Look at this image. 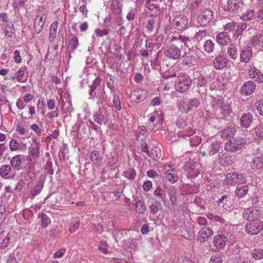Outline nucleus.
Segmentation results:
<instances>
[{
  "mask_svg": "<svg viewBox=\"0 0 263 263\" xmlns=\"http://www.w3.org/2000/svg\"><path fill=\"white\" fill-rule=\"evenodd\" d=\"M0 18L2 19V21L4 23H5V26H8L12 25L11 23L8 19V15L6 13H0Z\"/></svg>",
  "mask_w": 263,
  "mask_h": 263,
  "instance_id": "61",
  "label": "nucleus"
},
{
  "mask_svg": "<svg viewBox=\"0 0 263 263\" xmlns=\"http://www.w3.org/2000/svg\"><path fill=\"white\" fill-rule=\"evenodd\" d=\"M251 47L259 50L263 48V34H260L251 37L249 43Z\"/></svg>",
  "mask_w": 263,
  "mask_h": 263,
  "instance_id": "18",
  "label": "nucleus"
},
{
  "mask_svg": "<svg viewBox=\"0 0 263 263\" xmlns=\"http://www.w3.org/2000/svg\"><path fill=\"white\" fill-rule=\"evenodd\" d=\"M223 28L224 30V32L229 34V32L234 31L236 29V24L233 21H231L223 25Z\"/></svg>",
  "mask_w": 263,
  "mask_h": 263,
  "instance_id": "43",
  "label": "nucleus"
},
{
  "mask_svg": "<svg viewBox=\"0 0 263 263\" xmlns=\"http://www.w3.org/2000/svg\"><path fill=\"white\" fill-rule=\"evenodd\" d=\"M68 152V149L66 148V145H64L61 148L59 155L60 159L65 161L66 159V154Z\"/></svg>",
  "mask_w": 263,
  "mask_h": 263,
  "instance_id": "59",
  "label": "nucleus"
},
{
  "mask_svg": "<svg viewBox=\"0 0 263 263\" xmlns=\"http://www.w3.org/2000/svg\"><path fill=\"white\" fill-rule=\"evenodd\" d=\"M216 39L217 42L221 45H227L231 41L230 35L224 32L219 33L216 35Z\"/></svg>",
  "mask_w": 263,
  "mask_h": 263,
  "instance_id": "27",
  "label": "nucleus"
},
{
  "mask_svg": "<svg viewBox=\"0 0 263 263\" xmlns=\"http://www.w3.org/2000/svg\"><path fill=\"white\" fill-rule=\"evenodd\" d=\"M44 186V182L42 180L37 181L35 182L34 186L30 189L28 195L31 199L40 194Z\"/></svg>",
  "mask_w": 263,
  "mask_h": 263,
  "instance_id": "23",
  "label": "nucleus"
},
{
  "mask_svg": "<svg viewBox=\"0 0 263 263\" xmlns=\"http://www.w3.org/2000/svg\"><path fill=\"white\" fill-rule=\"evenodd\" d=\"M23 158V155H16L13 156L10 162L11 166L16 168L17 170H20Z\"/></svg>",
  "mask_w": 263,
  "mask_h": 263,
  "instance_id": "32",
  "label": "nucleus"
},
{
  "mask_svg": "<svg viewBox=\"0 0 263 263\" xmlns=\"http://www.w3.org/2000/svg\"><path fill=\"white\" fill-rule=\"evenodd\" d=\"M162 208L160 202L159 201H155L152 205H150V209L153 213H156L159 210H161Z\"/></svg>",
  "mask_w": 263,
  "mask_h": 263,
  "instance_id": "51",
  "label": "nucleus"
},
{
  "mask_svg": "<svg viewBox=\"0 0 263 263\" xmlns=\"http://www.w3.org/2000/svg\"><path fill=\"white\" fill-rule=\"evenodd\" d=\"M248 74L249 78L253 79L256 82L259 83L263 82V73L253 65L250 66Z\"/></svg>",
  "mask_w": 263,
  "mask_h": 263,
  "instance_id": "19",
  "label": "nucleus"
},
{
  "mask_svg": "<svg viewBox=\"0 0 263 263\" xmlns=\"http://www.w3.org/2000/svg\"><path fill=\"white\" fill-rule=\"evenodd\" d=\"M159 149L157 148H154L151 152H149L147 156L152 158L154 160H156L160 157V153Z\"/></svg>",
  "mask_w": 263,
  "mask_h": 263,
  "instance_id": "52",
  "label": "nucleus"
},
{
  "mask_svg": "<svg viewBox=\"0 0 263 263\" xmlns=\"http://www.w3.org/2000/svg\"><path fill=\"white\" fill-rule=\"evenodd\" d=\"M170 170L171 166L165 164V180H166L170 183H174L178 180V177L173 169L171 171L172 173L170 172Z\"/></svg>",
  "mask_w": 263,
  "mask_h": 263,
  "instance_id": "24",
  "label": "nucleus"
},
{
  "mask_svg": "<svg viewBox=\"0 0 263 263\" xmlns=\"http://www.w3.org/2000/svg\"><path fill=\"white\" fill-rule=\"evenodd\" d=\"M253 134L255 135L256 138H262L263 125L259 124L256 126L253 129Z\"/></svg>",
  "mask_w": 263,
  "mask_h": 263,
  "instance_id": "49",
  "label": "nucleus"
},
{
  "mask_svg": "<svg viewBox=\"0 0 263 263\" xmlns=\"http://www.w3.org/2000/svg\"><path fill=\"white\" fill-rule=\"evenodd\" d=\"M123 175L127 179L133 180L135 178L136 176V173L134 168H130L127 171H124Z\"/></svg>",
  "mask_w": 263,
  "mask_h": 263,
  "instance_id": "48",
  "label": "nucleus"
},
{
  "mask_svg": "<svg viewBox=\"0 0 263 263\" xmlns=\"http://www.w3.org/2000/svg\"><path fill=\"white\" fill-rule=\"evenodd\" d=\"M5 35L7 38L11 40H14L16 37L15 35V29L13 26V25H11L8 26H6L4 29Z\"/></svg>",
  "mask_w": 263,
  "mask_h": 263,
  "instance_id": "34",
  "label": "nucleus"
},
{
  "mask_svg": "<svg viewBox=\"0 0 263 263\" xmlns=\"http://www.w3.org/2000/svg\"><path fill=\"white\" fill-rule=\"evenodd\" d=\"M237 119L241 127L247 128L250 127L253 122V116L250 112H243L238 115Z\"/></svg>",
  "mask_w": 263,
  "mask_h": 263,
  "instance_id": "9",
  "label": "nucleus"
},
{
  "mask_svg": "<svg viewBox=\"0 0 263 263\" xmlns=\"http://www.w3.org/2000/svg\"><path fill=\"white\" fill-rule=\"evenodd\" d=\"M80 222L79 220L76 218L74 221L70 224L69 230L70 233H72L74 232L79 227Z\"/></svg>",
  "mask_w": 263,
  "mask_h": 263,
  "instance_id": "57",
  "label": "nucleus"
},
{
  "mask_svg": "<svg viewBox=\"0 0 263 263\" xmlns=\"http://www.w3.org/2000/svg\"><path fill=\"white\" fill-rule=\"evenodd\" d=\"M191 83L192 80L188 75L181 74L175 81V89L178 92H184L190 87Z\"/></svg>",
  "mask_w": 263,
  "mask_h": 263,
  "instance_id": "3",
  "label": "nucleus"
},
{
  "mask_svg": "<svg viewBox=\"0 0 263 263\" xmlns=\"http://www.w3.org/2000/svg\"><path fill=\"white\" fill-rule=\"evenodd\" d=\"M123 0H112L111 10L112 13L116 15H120L122 13Z\"/></svg>",
  "mask_w": 263,
  "mask_h": 263,
  "instance_id": "22",
  "label": "nucleus"
},
{
  "mask_svg": "<svg viewBox=\"0 0 263 263\" xmlns=\"http://www.w3.org/2000/svg\"><path fill=\"white\" fill-rule=\"evenodd\" d=\"M113 103L115 107L120 110L121 109V103L119 99V97L116 94H114L113 96Z\"/></svg>",
  "mask_w": 263,
  "mask_h": 263,
  "instance_id": "58",
  "label": "nucleus"
},
{
  "mask_svg": "<svg viewBox=\"0 0 263 263\" xmlns=\"http://www.w3.org/2000/svg\"><path fill=\"white\" fill-rule=\"evenodd\" d=\"M38 217L41 219V225L43 228H46L51 223L49 217L44 213H40Z\"/></svg>",
  "mask_w": 263,
  "mask_h": 263,
  "instance_id": "42",
  "label": "nucleus"
},
{
  "mask_svg": "<svg viewBox=\"0 0 263 263\" xmlns=\"http://www.w3.org/2000/svg\"><path fill=\"white\" fill-rule=\"evenodd\" d=\"M213 14L210 9H206L202 12L201 15L197 17V21L201 26H206L212 20Z\"/></svg>",
  "mask_w": 263,
  "mask_h": 263,
  "instance_id": "12",
  "label": "nucleus"
},
{
  "mask_svg": "<svg viewBox=\"0 0 263 263\" xmlns=\"http://www.w3.org/2000/svg\"><path fill=\"white\" fill-rule=\"evenodd\" d=\"M221 143L218 141H208L203 144L204 151L202 152V156H211L219 150Z\"/></svg>",
  "mask_w": 263,
  "mask_h": 263,
  "instance_id": "5",
  "label": "nucleus"
},
{
  "mask_svg": "<svg viewBox=\"0 0 263 263\" xmlns=\"http://www.w3.org/2000/svg\"><path fill=\"white\" fill-rule=\"evenodd\" d=\"M227 58L221 55L216 57L213 62V67L217 70L223 69L228 63Z\"/></svg>",
  "mask_w": 263,
  "mask_h": 263,
  "instance_id": "20",
  "label": "nucleus"
},
{
  "mask_svg": "<svg viewBox=\"0 0 263 263\" xmlns=\"http://www.w3.org/2000/svg\"><path fill=\"white\" fill-rule=\"evenodd\" d=\"M93 120L100 125L105 124L107 121V115L104 109H99L93 114Z\"/></svg>",
  "mask_w": 263,
  "mask_h": 263,
  "instance_id": "17",
  "label": "nucleus"
},
{
  "mask_svg": "<svg viewBox=\"0 0 263 263\" xmlns=\"http://www.w3.org/2000/svg\"><path fill=\"white\" fill-rule=\"evenodd\" d=\"M145 7L149 11L148 13H151L152 15H158L160 13V9L157 4H151Z\"/></svg>",
  "mask_w": 263,
  "mask_h": 263,
  "instance_id": "41",
  "label": "nucleus"
},
{
  "mask_svg": "<svg viewBox=\"0 0 263 263\" xmlns=\"http://www.w3.org/2000/svg\"><path fill=\"white\" fill-rule=\"evenodd\" d=\"M208 31L205 29L200 30L195 34L194 39L197 41H200L205 37L208 35Z\"/></svg>",
  "mask_w": 263,
  "mask_h": 263,
  "instance_id": "50",
  "label": "nucleus"
},
{
  "mask_svg": "<svg viewBox=\"0 0 263 263\" xmlns=\"http://www.w3.org/2000/svg\"><path fill=\"white\" fill-rule=\"evenodd\" d=\"M99 249L104 254L107 253V244L105 241H101L99 244Z\"/></svg>",
  "mask_w": 263,
  "mask_h": 263,
  "instance_id": "64",
  "label": "nucleus"
},
{
  "mask_svg": "<svg viewBox=\"0 0 263 263\" xmlns=\"http://www.w3.org/2000/svg\"><path fill=\"white\" fill-rule=\"evenodd\" d=\"M200 141L201 138L196 136H193L190 140V144L193 146H197L200 143Z\"/></svg>",
  "mask_w": 263,
  "mask_h": 263,
  "instance_id": "62",
  "label": "nucleus"
},
{
  "mask_svg": "<svg viewBox=\"0 0 263 263\" xmlns=\"http://www.w3.org/2000/svg\"><path fill=\"white\" fill-rule=\"evenodd\" d=\"M134 204L136 206V212L139 214H142L146 211V206L141 200L135 201Z\"/></svg>",
  "mask_w": 263,
  "mask_h": 263,
  "instance_id": "45",
  "label": "nucleus"
},
{
  "mask_svg": "<svg viewBox=\"0 0 263 263\" xmlns=\"http://www.w3.org/2000/svg\"><path fill=\"white\" fill-rule=\"evenodd\" d=\"M188 19L182 14L176 15L173 21V25L178 30L185 29L188 25Z\"/></svg>",
  "mask_w": 263,
  "mask_h": 263,
  "instance_id": "10",
  "label": "nucleus"
},
{
  "mask_svg": "<svg viewBox=\"0 0 263 263\" xmlns=\"http://www.w3.org/2000/svg\"><path fill=\"white\" fill-rule=\"evenodd\" d=\"M214 232L210 227H204L201 229L197 235V240L200 243L208 241L213 235Z\"/></svg>",
  "mask_w": 263,
  "mask_h": 263,
  "instance_id": "11",
  "label": "nucleus"
},
{
  "mask_svg": "<svg viewBox=\"0 0 263 263\" xmlns=\"http://www.w3.org/2000/svg\"><path fill=\"white\" fill-rule=\"evenodd\" d=\"M235 130L232 126H229L221 130L220 133V136L223 139L231 138L234 136Z\"/></svg>",
  "mask_w": 263,
  "mask_h": 263,
  "instance_id": "31",
  "label": "nucleus"
},
{
  "mask_svg": "<svg viewBox=\"0 0 263 263\" xmlns=\"http://www.w3.org/2000/svg\"><path fill=\"white\" fill-rule=\"evenodd\" d=\"M45 169L50 174H53V170L52 168V163L49 160H48L46 163Z\"/></svg>",
  "mask_w": 263,
  "mask_h": 263,
  "instance_id": "63",
  "label": "nucleus"
},
{
  "mask_svg": "<svg viewBox=\"0 0 263 263\" xmlns=\"http://www.w3.org/2000/svg\"><path fill=\"white\" fill-rule=\"evenodd\" d=\"M244 3L242 0H228V11L237 13L242 10Z\"/></svg>",
  "mask_w": 263,
  "mask_h": 263,
  "instance_id": "16",
  "label": "nucleus"
},
{
  "mask_svg": "<svg viewBox=\"0 0 263 263\" xmlns=\"http://www.w3.org/2000/svg\"><path fill=\"white\" fill-rule=\"evenodd\" d=\"M22 215L24 219L28 220L31 219L33 217V212H32V211L26 209L23 211Z\"/></svg>",
  "mask_w": 263,
  "mask_h": 263,
  "instance_id": "56",
  "label": "nucleus"
},
{
  "mask_svg": "<svg viewBox=\"0 0 263 263\" xmlns=\"http://www.w3.org/2000/svg\"><path fill=\"white\" fill-rule=\"evenodd\" d=\"M11 235L4 231L0 233V249H6L10 243Z\"/></svg>",
  "mask_w": 263,
  "mask_h": 263,
  "instance_id": "26",
  "label": "nucleus"
},
{
  "mask_svg": "<svg viewBox=\"0 0 263 263\" xmlns=\"http://www.w3.org/2000/svg\"><path fill=\"white\" fill-rule=\"evenodd\" d=\"M69 42L68 46V49L70 53H72L78 47L79 41L78 38L73 34L69 37Z\"/></svg>",
  "mask_w": 263,
  "mask_h": 263,
  "instance_id": "30",
  "label": "nucleus"
},
{
  "mask_svg": "<svg viewBox=\"0 0 263 263\" xmlns=\"http://www.w3.org/2000/svg\"><path fill=\"white\" fill-rule=\"evenodd\" d=\"M255 16V10L250 9L241 15L240 18L243 21L248 22L254 19Z\"/></svg>",
  "mask_w": 263,
  "mask_h": 263,
  "instance_id": "36",
  "label": "nucleus"
},
{
  "mask_svg": "<svg viewBox=\"0 0 263 263\" xmlns=\"http://www.w3.org/2000/svg\"><path fill=\"white\" fill-rule=\"evenodd\" d=\"M260 216L259 210L256 208H250L244 210L243 217L249 221H254Z\"/></svg>",
  "mask_w": 263,
  "mask_h": 263,
  "instance_id": "13",
  "label": "nucleus"
},
{
  "mask_svg": "<svg viewBox=\"0 0 263 263\" xmlns=\"http://www.w3.org/2000/svg\"><path fill=\"white\" fill-rule=\"evenodd\" d=\"M249 191V186L247 185L237 186L235 190V194L238 196V198H241L245 196Z\"/></svg>",
  "mask_w": 263,
  "mask_h": 263,
  "instance_id": "40",
  "label": "nucleus"
},
{
  "mask_svg": "<svg viewBox=\"0 0 263 263\" xmlns=\"http://www.w3.org/2000/svg\"><path fill=\"white\" fill-rule=\"evenodd\" d=\"M26 69L25 67H21L19 69V70L17 71L16 75V79L18 82H23L22 81L23 77L24 75L25 70Z\"/></svg>",
  "mask_w": 263,
  "mask_h": 263,
  "instance_id": "54",
  "label": "nucleus"
},
{
  "mask_svg": "<svg viewBox=\"0 0 263 263\" xmlns=\"http://www.w3.org/2000/svg\"><path fill=\"white\" fill-rule=\"evenodd\" d=\"M10 149L12 152L19 151L23 149L22 143H19L16 140L12 139L9 142Z\"/></svg>",
  "mask_w": 263,
  "mask_h": 263,
  "instance_id": "37",
  "label": "nucleus"
},
{
  "mask_svg": "<svg viewBox=\"0 0 263 263\" xmlns=\"http://www.w3.org/2000/svg\"><path fill=\"white\" fill-rule=\"evenodd\" d=\"M197 79V85L199 87H202L206 85L208 82L206 77H204L202 74H199V76L196 79Z\"/></svg>",
  "mask_w": 263,
  "mask_h": 263,
  "instance_id": "53",
  "label": "nucleus"
},
{
  "mask_svg": "<svg viewBox=\"0 0 263 263\" xmlns=\"http://www.w3.org/2000/svg\"><path fill=\"white\" fill-rule=\"evenodd\" d=\"M228 237L223 234L215 235L213 238V245L218 250H222L224 248L228 242Z\"/></svg>",
  "mask_w": 263,
  "mask_h": 263,
  "instance_id": "15",
  "label": "nucleus"
},
{
  "mask_svg": "<svg viewBox=\"0 0 263 263\" xmlns=\"http://www.w3.org/2000/svg\"><path fill=\"white\" fill-rule=\"evenodd\" d=\"M200 104L199 101L198 99L194 98L191 100L184 101L182 103L184 110L186 112L192 110L194 108L197 107Z\"/></svg>",
  "mask_w": 263,
  "mask_h": 263,
  "instance_id": "25",
  "label": "nucleus"
},
{
  "mask_svg": "<svg viewBox=\"0 0 263 263\" xmlns=\"http://www.w3.org/2000/svg\"><path fill=\"white\" fill-rule=\"evenodd\" d=\"M246 139L241 137H236L229 140L224 145V149L230 153H234L240 150L246 143Z\"/></svg>",
  "mask_w": 263,
  "mask_h": 263,
  "instance_id": "2",
  "label": "nucleus"
},
{
  "mask_svg": "<svg viewBox=\"0 0 263 263\" xmlns=\"http://www.w3.org/2000/svg\"><path fill=\"white\" fill-rule=\"evenodd\" d=\"M263 229V222L259 220L251 221L245 226L246 232L250 235H256Z\"/></svg>",
  "mask_w": 263,
  "mask_h": 263,
  "instance_id": "8",
  "label": "nucleus"
},
{
  "mask_svg": "<svg viewBox=\"0 0 263 263\" xmlns=\"http://www.w3.org/2000/svg\"><path fill=\"white\" fill-rule=\"evenodd\" d=\"M214 102L216 103L217 108H219V111L222 115L223 118L230 117L233 115V111L231 105L228 103H224L223 99L219 98L218 99H214Z\"/></svg>",
  "mask_w": 263,
  "mask_h": 263,
  "instance_id": "7",
  "label": "nucleus"
},
{
  "mask_svg": "<svg viewBox=\"0 0 263 263\" xmlns=\"http://www.w3.org/2000/svg\"><path fill=\"white\" fill-rule=\"evenodd\" d=\"M256 89V84L251 81L245 82L241 88V93L242 95L249 96L253 93Z\"/></svg>",
  "mask_w": 263,
  "mask_h": 263,
  "instance_id": "21",
  "label": "nucleus"
},
{
  "mask_svg": "<svg viewBox=\"0 0 263 263\" xmlns=\"http://www.w3.org/2000/svg\"><path fill=\"white\" fill-rule=\"evenodd\" d=\"M252 55L253 52L251 46H246L240 48V60L241 62L245 63H249Z\"/></svg>",
  "mask_w": 263,
  "mask_h": 263,
  "instance_id": "14",
  "label": "nucleus"
},
{
  "mask_svg": "<svg viewBox=\"0 0 263 263\" xmlns=\"http://www.w3.org/2000/svg\"><path fill=\"white\" fill-rule=\"evenodd\" d=\"M171 41L176 43V44H172L168 45L166 50L165 55L170 58L178 59L180 57L181 50L180 48L177 47V45L182 47V44L184 43L185 44L187 42L189 41V39L186 37L177 35L172 37Z\"/></svg>",
  "mask_w": 263,
  "mask_h": 263,
  "instance_id": "1",
  "label": "nucleus"
},
{
  "mask_svg": "<svg viewBox=\"0 0 263 263\" xmlns=\"http://www.w3.org/2000/svg\"><path fill=\"white\" fill-rule=\"evenodd\" d=\"M247 182L246 177L241 173L232 172L227 174L224 183L227 185L243 184Z\"/></svg>",
  "mask_w": 263,
  "mask_h": 263,
  "instance_id": "4",
  "label": "nucleus"
},
{
  "mask_svg": "<svg viewBox=\"0 0 263 263\" xmlns=\"http://www.w3.org/2000/svg\"><path fill=\"white\" fill-rule=\"evenodd\" d=\"M155 116H158V118L161 120V122L163 121V114L161 111H156L154 112V115H152L150 118L149 121L151 122H154L155 121L156 117Z\"/></svg>",
  "mask_w": 263,
  "mask_h": 263,
  "instance_id": "60",
  "label": "nucleus"
},
{
  "mask_svg": "<svg viewBox=\"0 0 263 263\" xmlns=\"http://www.w3.org/2000/svg\"><path fill=\"white\" fill-rule=\"evenodd\" d=\"M227 53L230 57L233 60H236L238 58L237 48L234 44L229 45Z\"/></svg>",
  "mask_w": 263,
  "mask_h": 263,
  "instance_id": "39",
  "label": "nucleus"
},
{
  "mask_svg": "<svg viewBox=\"0 0 263 263\" xmlns=\"http://www.w3.org/2000/svg\"><path fill=\"white\" fill-rule=\"evenodd\" d=\"M198 164L193 160H190L186 162L183 168L186 171L190 173L192 171H194L195 174H199V171L196 168L198 166Z\"/></svg>",
  "mask_w": 263,
  "mask_h": 263,
  "instance_id": "29",
  "label": "nucleus"
},
{
  "mask_svg": "<svg viewBox=\"0 0 263 263\" xmlns=\"http://www.w3.org/2000/svg\"><path fill=\"white\" fill-rule=\"evenodd\" d=\"M90 158L91 162L97 166H99L102 165V158L100 154L98 151H93L91 152Z\"/></svg>",
  "mask_w": 263,
  "mask_h": 263,
  "instance_id": "33",
  "label": "nucleus"
},
{
  "mask_svg": "<svg viewBox=\"0 0 263 263\" xmlns=\"http://www.w3.org/2000/svg\"><path fill=\"white\" fill-rule=\"evenodd\" d=\"M29 153L33 159H36L40 157V147L37 144H31L29 147Z\"/></svg>",
  "mask_w": 263,
  "mask_h": 263,
  "instance_id": "38",
  "label": "nucleus"
},
{
  "mask_svg": "<svg viewBox=\"0 0 263 263\" xmlns=\"http://www.w3.org/2000/svg\"><path fill=\"white\" fill-rule=\"evenodd\" d=\"M44 23L43 15H37L34 22V29L37 34H39L42 31Z\"/></svg>",
  "mask_w": 263,
  "mask_h": 263,
  "instance_id": "28",
  "label": "nucleus"
},
{
  "mask_svg": "<svg viewBox=\"0 0 263 263\" xmlns=\"http://www.w3.org/2000/svg\"><path fill=\"white\" fill-rule=\"evenodd\" d=\"M214 46L215 44L212 40H207L204 42L203 44L204 50L208 53H211L214 50Z\"/></svg>",
  "mask_w": 263,
  "mask_h": 263,
  "instance_id": "44",
  "label": "nucleus"
},
{
  "mask_svg": "<svg viewBox=\"0 0 263 263\" xmlns=\"http://www.w3.org/2000/svg\"><path fill=\"white\" fill-rule=\"evenodd\" d=\"M247 26L248 25L246 23H242L238 25H236V29L234 36H236V37H238L241 34L242 31L247 28Z\"/></svg>",
  "mask_w": 263,
  "mask_h": 263,
  "instance_id": "47",
  "label": "nucleus"
},
{
  "mask_svg": "<svg viewBox=\"0 0 263 263\" xmlns=\"http://www.w3.org/2000/svg\"><path fill=\"white\" fill-rule=\"evenodd\" d=\"M11 170V167L9 165H3L0 168V174L2 176H6L9 173Z\"/></svg>",
  "mask_w": 263,
  "mask_h": 263,
  "instance_id": "55",
  "label": "nucleus"
},
{
  "mask_svg": "<svg viewBox=\"0 0 263 263\" xmlns=\"http://www.w3.org/2000/svg\"><path fill=\"white\" fill-rule=\"evenodd\" d=\"M177 125L181 129L178 132L180 136L185 137L193 136L195 133V131L192 127L187 124V122L185 119L183 118H179L176 122Z\"/></svg>",
  "mask_w": 263,
  "mask_h": 263,
  "instance_id": "6",
  "label": "nucleus"
},
{
  "mask_svg": "<svg viewBox=\"0 0 263 263\" xmlns=\"http://www.w3.org/2000/svg\"><path fill=\"white\" fill-rule=\"evenodd\" d=\"M262 155L254 157L251 162L250 166L253 170L254 169H260L263 167V163L262 162Z\"/></svg>",
  "mask_w": 263,
  "mask_h": 263,
  "instance_id": "35",
  "label": "nucleus"
},
{
  "mask_svg": "<svg viewBox=\"0 0 263 263\" xmlns=\"http://www.w3.org/2000/svg\"><path fill=\"white\" fill-rule=\"evenodd\" d=\"M252 256L256 259H260L263 258V249L255 248L251 252Z\"/></svg>",
  "mask_w": 263,
  "mask_h": 263,
  "instance_id": "46",
  "label": "nucleus"
}]
</instances>
